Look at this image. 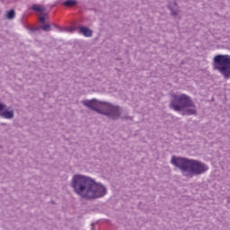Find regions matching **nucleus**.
<instances>
[{"label": "nucleus", "instance_id": "obj_6", "mask_svg": "<svg viewBox=\"0 0 230 230\" xmlns=\"http://www.w3.org/2000/svg\"><path fill=\"white\" fill-rule=\"evenodd\" d=\"M0 116L1 118H4L5 119H13L15 112L13 111V110H6V104L0 102Z\"/></svg>", "mask_w": 230, "mask_h": 230}, {"label": "nucleus", "instance_id": "obj_7", "mask_svg": "<svg viewBox=\"0 0 230 230\" xmlns=\"http://www.w3.org/2000/svg\"><path fill=\"white\" fill-rule=\"evenodd\" d=\"M167 8L170 10L172 17H177V15H179V12H181L177 2H173V4L167 5Z\"/></svg>", "mask_w": 230, "mask_h": 230}, {"label": "nucleus", "instance_id": "obj_15", "mask_svg": "<svg viewBox=\"0 0 230 230\" xmlns=\"http://www.w3.org/2000/svg\"><path fill=\"white\" fill-rule=\"evenodd\" d=\"M121 119H132V118L128 116H122Z\"/></svg>", "mask_w": 230, "mask_h": 230}, {"label": "nucleus", "instance_id": "obj_4", "mask_svg": "<svg viewBox=\"0 0 230 230\" xmlns=\"http://www.w3.org/2000/svg\"><path fill=\"white\" fill-rule=\"evenodd\" d=\"M169 107L176 112H182V116H197V106L186 93L172 94Z\"/></svg>", "mask_w": 230, "mask_h": 230}, {"label": "nucleus", "instance_id": "obj_9", "mask_svg": "<svg viewBox=\"0 0 230 230\" xmlns=\"http://www.w3.org/2000/svg\"><path fill=\"white\" fill-rule=\"evenodd\" d=\"M78 1L77 0H66L63 2V6H67L68 8H71V6H77Z\"/></svg>", "mask_w": 230, "mask_h": 230}, {"label": "nucleus", "instance_id": "obj_8", "mask_svg": "<svg viewBox=\"0 0 230 230\" xmlns=\"http://www.w3.org/2000/svg\"><path fill=\"white\" fill-rule=\"evenodd\" d=\"M79 33L81 35H84V37H93V30L89 29V27L86 26H80Z\"/></svg>", "mask_w": 230, "mask_h": 230}, {"label": "nucleus", "instance_id": "obj_3", "mask_svg": "<svg viewBox=\"0 0 230 230\" xmlns=\"http://www.w3.org/2000/svg\"><path fill=\"white\" fill-rule=\"evenodd\" d=\"M81 103L90 111H94L97 114L111 118L113 121L121 118V110L119 109V106H114L110 102L98 101V99H92L82 101Z\"/></svg>", "mask_w": 230, "mask_h": 230}, {"label": "nucleus", "instance_id": "obj_14", "mask_svg": "<svg viewBox=\"0 0 230 230\" xmlns=\"http://www.w3.org/2000/svg\"><path fill=\"white\" fill-rule=\"evenodd\" d=\"M30 30L31 31L35 32V31H39L41 29H40V26H39V27L31 28Z\"/></svg>", "mask_w": 230, "mask_h": 230}, {"label": "nucleus", "instance_id": "obj_11", "mask_svg": "<svg viewBox=\"0 0 230 230\" xmlns=\"http://www.w3.org/2000/svg\"><path fill=\"white\" fill-rule=\"evenodd\" d=\"M31 10H34V12H40V13L46 12V9L39 4H32Z\"/></svg>", "mask_w": 230, "mask_h": 230}, {"label": "nucleus", "instance_id": "obj_1", "mask_svg": "<svg viewBox=\"0 0 230 230\" xmlns=\"http://www.w3.org/2000/svg\"><path fill=\"white\" fill-rule=\"evenodd\" d=\"M71 187L75 193L85 200L102 199L107 195V187L96 182L93 178L82 174H75L72 178Z\"/></svg>", "mask_w": 230, "mask_h": 230}, {"label": "nucleus", "instance_id": "obj_13", "mask_svg": "<svg viewBox=\"0 0 230 230\" xmlns=\"http://www.w3.org/2000/svg\"><path fill=\"white\" fill-rule=\"evenodd\" d=\"M43 31H51V25L49 23H45L40 26Z\"/></svg>", "mask_w": 230, "mask_h": 230}, {"label": "nucleus", "instance_id": "obj_5", "mask_svg": "<svg viewBox=\"0 0 230 230\" xmlns=\"http://www.w3.org/2000/svg\"><path fill=\"white\" fill-rule=\"evenodd\" d=\"M213 69L218 71L225 80L230 79V56L219 54L213 58Z\"/></svg>", "mask_w": 230, "mask_h": 230}, {"label": "nucleus", "instance_id": "obj_2", "mask_svg": "<svg viewBox=\"0 0 230 230\" xmlns=\"http://www.w3.org/2000/svg\"><path fill=\"white\" fill-rule=\"evenodd\" d=\"M171 163L181 170L184 177L191 178L193 175H202V173H206L209 170L206 164L186 157L172 156Z\"/></svg>", "mask_w": 230, "mask_h": 230}, {"label": "nucleus", "instance_id": "obj_16", "mask_svg": "<svg viewBox=\"0 0 230 230\" xmlns=\"http://www.w3.org/2000/svg\"><path fill=\"white\" fill-rule=\"evenodd\" d=\"M55 28H60L58 25L57 24H54Z\"/></svg>", "mask_w": 230, "mask_h": 230}, {"label": "nucleus", "instance_id": "obj_10", "mask_svg": "<svg viewBox=\"0 0 230 230\" xmlns=\"http://www.w3.org/2000/svg\"><path fill=\"white\" fill-rule=\"evenodd\" d=\"M5 18L8 19L9 21H13V19H15V10L11 9L10 11H7Z\"/></svg>", "mask_w": 230, "mask_h": 230}, {"label": "nucleus", "instance_id": "obj_12", "mask_svg": "<svg viewBox=\"0 0 230 230\" xmlns=\"http://www.w3.org/2000/svg\"><path fill=\"white\" fill-rule=\"evenodd\" d=\"M48 16V13H41L39 17V22L42 24H46V17Z\"/></svg>", "mask_w": 230, "mask_h": 230}]
</instances>
